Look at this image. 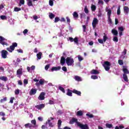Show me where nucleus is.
<instances>
[{"mask_svg": "<svg viewBox=\"0 0 129 129\" xmlns=\"http://www.w3.org/2000/svg\"><path fill=\"white\" fill-rule=\"evenodd\" d=\"M35 108L39 110H41L45 107V104H40V105H36L35 106Z\"/></svg>", "mask_w": 129, "mask_h": 129, "instance_id": "nucleus-10", "label": "nucleus"}, {"mask_svg": "<svg viewBox=\"0 0 129 129\" xmlns=\"http://www.w3.org/2000/svg\"><path fill=\"white\" fill-rule=\"evenodd\" d=\"M67 90V95H68V96H72V90L69 89H68Z\"/></svg>", "mask_w": 129, "mask_h": 129, "instance_id": "nucleus-25", "label": "nucleus"}, {"mask_svg": "<svg viewBox=\"0 0 129 129\" xmlns=\"http://www.w3.org/2000/svg\"><path fill=\"white\" fill-rule=\"evenodd\" d=\"M104 36H103V41L104 42V43H105V42H106V40H107V39H108V37H107V36H106V34H105V33H104Z\"/></svg>", "mask_w": 129, "mask_h": 129, "instance_id": "nucleus-34", "label": "nucleus"}, {"mask_svg": "<svg viewBox=\"0 0 129 129\" xmlns=\"http://www.w3.org/2000/svg\"><path fill=\"white\" fill-rule=\"evenodd\" d=\"M74 38L72 37H69L68 38V41H70V42H74Z\"/></svg>", "mask_w": 129, "mask_h": 129, "instance_id": "nucleus-57", "label": "nucleus"}, {"mask_svg": "<svg viewBox=\"0 0 129 129\" xmlns=\"http://www.w3.org/2000/svg\"><path fill=\"white\" fill-rule=\"evenodd\" d=\"M49 6L51 7H53V5L54 4V2H53V0H49Z\"/></svg>", "mask_w": 129, "mask_h": 129, "instance_id": "nucleus-48", "label": "nucleus"}, {"mask_svg": "<svg viewBox=\"0 0 129 129\" xmlns=\"http://www.w3.org/2000/svg\"><path fill=\"white\" fill-rule=\"evenodd\" d=\"M78 126L81 129H89V126L87 124H83L81 123H78Z\"/></svg>", "mask_w": 129, "mask_h": 129, "instance_id": "nucleus-6", "label": "nucleus"}, {"mask_svg": "<svg viewBox=\"0 0 129 129\" xmlns=\"http://www.w3.org/2000/svg\"><path fill=\"white\" fill-rule=\"evenodd\" d=\"M8 55H9V52H8V51L6 50H3L1 51V56H2V57L4 59H6Z\"/></svg>", "mask_w": 129, "mask_h": 129, "instance_id": "nucleus-7", "label": "nucleus"}, {"mask_svg": "<svg viewBox=\"0 0 129 129\" xmlns=\"http://www.w3.org/2000/svg\"><path fill=\"white\" fill-rule=\"evenodd\" d=\"M74 122L77 123V125H78V123H80L79 122H78V119L77 118L73 117L72 118V119L70 120L69 123H70V124H73V123H74Z\"/></svg>", "mask_w": 129, "mask_h": 129, "instance_id": "nucleus-9", "label": "nucleus"}, {"mask_svg": "<svg viewBox=\"0 0 129 129\" xmlns=\"http://www.w3.org/2000/svg\"><path fill=\"white\" fill-rule=\"evenodd\" d=\"M66 19H67V22L68 23V24H70V22H71V21L70 20V18H69V17H66Z\"/></svg>", "mask_w": 129, "mask_h": 129, "instance_id": "nucleus-53", "label": "nucleus"}, {"mask_svg": "<svg viewBox=\"0 0 129 129\" xmlns=\"http://www.w3.org/2000/svg\"><path fill=\"white\" fill-rule=\"evenodd\" d=\"M74 42H75L76 43V44H78V37H76L74 39Z\"/></svg>", "mask_w": 129, "mask_h": 129, "instance_id": "nucleus-46", "label": "nucleus"}, {"mask_svg": "<svg viewBox=\"0 0 129 129\" xmlns=\"http://www.w3.org/2000/svg\"><path fill=\"white\" fill-rule=\"evenodd\" d=\"M108 22L109 24H112V20H111V18H110V17H108Z\"/></svg>", "mask_w": 129, "mask_h": 129, "instance_id": "nucleus-51", "label": "nucleus"}, {"mask_svg": "<svg viewBox=\"0 0 129 129\" xmlns=\"http://www.w3.org/2000/svg\"><path fill=\"white\" fill-rule=\"evenodd\" d=\"M66 61L68 66H72L74 64V59L71 57H68Z\"/></svg>", "mask_w": 129, "mask_h": 129, "instance_id": "nucleus-3", "label": "nucleus"}, {"mask_svg": "<svg viewBox=\"0 0 129 129\" xmlns=\"http://www.w3.org/2000/svg\"><path fill=\"white\" fill-rule=\"evenodd\" d=\"M60 69H61V67H53L51 69V71L52 72H54V71H58L59 70H60Z\"/></svg>", "mask_w": 129, "mask_h": 129, "instance_id": "nucleus-17", "label": "nucleus"}, {"mask_svg": "<svg viewBox=\"0 0 129 129\" xmlns=\"http://www.w3.org/2000/svg\"><path fill=\"white\" fill-rule=\"evenodd\" d=\"M123 79L124 80V81H125L126 82H128V78H127V75L125 74H123Z\"/></svg>", "mask_w": 129, "mask_h": 129, "instance_id": "nucleus-24", "label": "nucleus"}, {"mask_svg": "<svg viewBox=\"0 0 129 129\" xmlns=\"http://www.w3.org/2000/svg\"><path fill=\"white\" fill-rule=\"evenodd\" d=\"M84 12L85 14H87L89 13V10H88V8H87V6L85 7Z\"/></svg>", "mask_w": 129, "mask_h": 129, "instance_id": "nucleus-36", "label": "nucleus"}, {"mask_svg": "<svg viewBox=\"0 0 129 129\" xmlns=\"http://www.w3.org/2000/svg\"><path fill=\"white\" fill-rule=\"evenodd\" d=\"M39 84H40V85H43V84H44V83H45L42 79H41L39 80Z\"/></svg>", "mask_w": 129, "mask_h": 129, "instance_id": "nucleus-50", "label": "nucleus"}, {"mask_svg": "<svg viewBox=\"0 0 129 129\" xmlns=\"http://www.w3.org/2000/svg\"><path fill=\"white\" fill-rule=\"evenodd\" d=\"M58 89L60 90V91H62L63 93H65V89L63 88V87L59 86L58 87Z\"/></svg>", "mask_w": 129, "mask_h": 129, "instance_id": "nucleus-33", "label": "nucleus"}, {"mask_svg": "<svg viewBox=\"0 0 129 129\" xmlns=\"http://www.w3.org/2000/svg\"><path fill=\"white\" fill-rule=\"evenodd\" d=\"M83 28V32L85 33L86 32V25H83L82 26Z\"/></svg>", "mask_w": 129, "mask_h": 129, "instance_id": "nucleus-59", "label": "nucleus"}, {"mask_svg": "<svg viewBox=\"0 0 129 129\" xmlns=\"http://www.w3.org/2000/svg\"><path fill=\"white\" fill-rule=\"evenodd\" d=\"M0 80H2L3 81H5V82H7L8 81V78L5 76L0 77Z\"/></svg>", "mask_w": 129, "mask_h": 129, "instance_id": "nucleus-27", "label": "nucleus"}, {"mask_svg": "<svg viewBox=\"0 0 129 129\" xmlns=\"http://www.w3.org/2000/svg\"><path fill=\"white\" fill-rule=\"evenodd\" d=\"M17 75H22L23 74V69H19L17 71Z\"/></svg>", "mask_w": 129, "mask_h": 129, "instance_id": "nucleus-23", "label": "nucleus"}, {"mask_svg": "<svg viewBox=\"0 0 129 129\" xmlns=\"http://www.w3.org/2000/svg\"><path fill=\"white\" fill-rule=\"evenodd\" d=\"M27 5L28 7H33V2L32 0H27Z\"/></svg>", "mask_w": 129, "mask_h": 129, "instance_id": "nucleus-26", "label": "nucleus"}, {"mask_svg": "<svg viewBox=\"0 0 129 129\" xmlns=\"http://www.w3.org/2000/svg\"><path fill=\"white\" fill-rule=\"evenodd\" d=\"M123 11H124V12L125 13V15H127L128 14V12H129L128 7H127L126 6H124L123 7Z\"/></svg>", "mask_w": 129, "mask_h": 129, "instance_id": "nucleus-20", "label": "nucleus"}, {"mask_svg": "<svg viewBox=\"0 0 129 129\" xmlns=\"http://www.w3.org/2000/svg\"><path fill=\"white\" fill-rule=\"evenodd\" d=\"M21 8H18V7H15L14 8V12H20L21 11Z\"/></svg>", "mask_w": 129, "mask_h": 129, "instance_id": "nucleus-42", "label": "nucleus"}, {"mask_svg": "<svg viewBox=\"0 0 129 129\" xmlns=\"http://www.w3.org/2000/svg\"><path fill=\"white\" fill-rule=\"evenodd\" d=\"M18 47V43L17 42L12 43V45L6 48V50L10 52V53H13V51L15 50V48Z\"/></svg>", "mask_w": 129, "mask_h": 129, "instance_id": "nucleus-2", "label": "nucleus"}, {"mask_svg": "<svg viewBox=\"0 0 129 129\" xmlns=\"http://www.w3.org/2000/svg\"><path fill=\"white\" fill-rule=\"evenodd\" d=\"M38 99L39 100H44V99H45V93L41 92L38 97Z\"/></svg>", "mask_w": 129, "mask_h": 129, "instance_id": "nucleus-11", "label": "nucleus"}, {"mask_svg": "<svg viewBox=\"0 0 129 129\" xmlns=\"http://www.w3.org/2000/svg\"><path fill=\"white\" fill-rule=\"evenodd\" d=\"M18 83L19 85H23V82H22V80H19Z\"/></svg>", "mask_w": 129, "mask_h": 129, "instance_id": "nucleus-61", "label": "nucleus"}, {"mask_svg": "<svg viewBox=\"0 0 129 129\" xmlns=\"http://www.w3.org/2000/svg\"><path fill=\"white\" fill-rule=\"evenodd\" d=\"M111 33L114 35V36H117L118 35V32H117V30L115 29H112L111 30Z\"/></svg>", "mask_w": 129, "mask_h": 129, "instance_id": "nucleus-21", "label": "nucleus"}, {"mask_svg": "<svg viewBox=\"0 0 129 129\" xmlns=\"http://www.w3.org/2000/svg\"><path fill=\"white\" fill-rule=\"evenodd\" d=\"M20 4L21 5H25V0H20Z\"/></svg>", "mask_w": 129, "mask_h": 129, "instance_id": "nucleus-62", "label": "nucleus"}, {"mask_svg": "<svg viewBox=\"0 0 129 129\" xmlns=\"http://www.w3.org/2000/svg\"><path fill=\"white\" fill-rule=\"evenodd\" d=\"M73 93H75V94H77V95H78L79 96H81V92L79 91H77L76 89H73L72 90Z\"/></svg>", "mask_w": 129, "mask_h": 129, "instance_id": "nucleus-15", "label": "nucleus"}, {"mask_svg": "<svg viewBox=\"0 0 129 129\" xmlns=\"http://www.w3.org/2000/svg\"><path fill=\"white\" fill-rule=\"evenodd\" d=\"M74 79H75L76 81H78V82H80L81 81H82V79L79 76H75Z\"/></svg>", "mask_w": 129, "mask_h": 129, "instance_id": "nucleus-16", "label": "nucleus"}, {"mask_svg": "<svg viewBox=\"0 0 129 129\" xmlns=\"http://www.w3.org/2000/svg\"><path fill=\"white\" fill-rule=\"evenodd\" d=\"M117 15L119 16L120 15V7H118L117 10Z\"/></svg>", "mask_w": 129, "mask_h": 129, "instance_id": "nucleus-44", "label": "nucleus"}, {"mask_svg": "<svg viewBox=\"0 0 129 129\" xmlns=\"http://www.w3.org/2000/svg\"><path fill=\"white\" fill-rule=\"evenodd\" d=\"M106 12L107 13L108 18L110 17L111 16V10L108 9L106 11Z\"/></svg>", "mask_w": 129, "mask_h": 129, "instance_id": "nucleus-28", "label": "nucleus"}, {"mask_svg": "<svg viewBox=\"0 0 129 129\" xmlns=\"http://www.w3.org/2000/svg\"><path fill=\"white\" fill-rule=\"evenodd\" d=\"M31 122L32 124L30 123H26L24 125V126L26 128H30L32 129V127H35V126H37V121H36V119H33L31 121Z\"/></svg>", "mask_w": 129, "mask_h": 129, "instance_id": "nucleus-1", "label": "nucleus"}, {"mask_svg": "<svg viewBox=\"0 0 129 129\" xmlns=\"http://www.w3.org/2000/svg\"><path fill=\"white\" fill-rule=\"evenodd\" d=\"M123 69H122V71L124 73L123 74H125L126 75V74H129V71L128 70H127V69H126V66H123Z\"/></svg>", "mask_w": 129, "mask_h": 129, "instance_id": "nucleus-14", "label": "nucleus"}, {"mask_svg": "<svg viewBox=\"0 0 129 129\" xmlns=\"http://www.w3.org/2000/svg\"><path fill=\"white\" fill-rule=\"evenodd\" d=\"M106 126L108 128H111L112 127V124L106 123Z\"/></svg>", "mask_w": 129, "mask_h": 129, "instance_id": "nucleus-38", "label": "nucleus"}, {"mask_svg": "<svg viewBox=\"0 0 129 129\" xmlns=\"http://www.w3.org/2000/svg\"><path fill=\"white\" fill-rule=\"evenodd\" d=\"M98 24V19L96 18H94L92 25L93 29L96 28V25Z\"/></svg>", "mask_w": 129, "mask_h": 129, "instance_id": "nucleus-8", "label": "nucleus"}, {"mask_svg": "<svg viewBox=\"0 0 129 129\" xmlns=\"http://www.w3.org/2000/svg\"><path fill=\"white\" fill-rule=\"evenodd\" d=\"M0 18H1V20H7V16H6L5 15L1 16Z\"/></svg>", "mask_w": 129, "mask_h": 129, "instance_id": "nucleus-43", "label": "nucleus"}, {"mask_svg": "<svg viewBox=\"0 0 129 129\" xmlns=\"http://www.w3.org/2000/svg\"><path fill=\"white\" fill-rule=\"evenodd\" d=\"M111 66V64H110V62L107 61H105L104 62V64H103V67H104L106 71H109V69H110Z\"/></svg>", "mask_w": 129, "mask_h": 129, "instance_id": "nucleus-4", "label": "nucleus"}, {"mask_svg": "<svg viewBox=\"0 0 129 129\" xmlns=\"http://www.w3.org/2000/svg\"><path fill=\"white\" fill-rule=\"evenodd\" d=\"M118 30L120 31V32H123L124 29H123V27H119L118 28Z\"/></svg>", "mask_w": 129, "mask_h": 129, "instance_id": "nucleus-49", "label": "nucleus"}, {"mask_svg": "<svg viewBox=\"0 0 129 129\" xmlns=\"http://www.w3.org/2000/svg\"><path fill=\"white\" fill-rule=\"evenodd\" d=\"M127 51V50H126V49H124L123 50V52H122V54H123V55H126V51Z\"/></svg>", "mask_w": 129, "mask_h": 129, "instance_id": "nucleus-63", "label": "nucleus"}, {"mask_svg": "<svg viewBox=\"0 0 129 129\" xmlns=\"http://www.w3.org/2000/svg\"><path fill=\"white\" fill-rule=\"evenodd\" d=\"M73 18L75 20H77V19H78L79 15H78V13L77 12H76V11L74 12L73 13Z\"/></svg>", "mask_w": 129, "mask_h": 129, "instance_id": "nucleus-19", "label": "nucleus"}, {"mask_svg": "<svg viewBox=\"0 0 129 129\" xmlns=\"http://www.w3.org/2000/svg\"><path fill=\"white\" fill-rule=\"evenodd\" d=\"M118 63L119 65H122L123 64V61H122L121 59H119L118 60Z\"/></svg>", "mask_w": 129, "mask_h": 129, "instance_id": "nucleus-45", "label": "nucleus"}, {"mask_svg": "<svg viewBox=\"0 0 129 129\" xmlns=\"http://www.w3.org/2000/svg\"><path fill=\"white\" fill-rule=\"evenodd\" d=\"M100 72L99 71L96 70H92L90 72V74L92 75H96L97 74H99Z\"/></svg>", "mask_w": 129, "mask_h": 129, "instance_id": "nucleus-13", "label": "nucleus"}, {"mask_svg": "<svg viewBox=\"0 0 129 129\" xmlns=\"http://www.w3.org/2000/svg\"><path fill=\"white\" fill-rule=\"evenodd\" d=\"M61 69L64 72H67V68H66V67H62Z\"/></svg>", "mask_w": 129, "mask_h": 129, "instance_id": "nucleus-54", "label": "nucleus"}, {"mask_svg": "<svg viewBox=\"0 0 129 129\" xmlns=\"http://www.w3.org/2000/svg\"><path fill=\"white\" fill-rule=\"evenodd\" d=\"M37 93V89L32 88L29 92V95H35Z\"/></svg>", "mask_w": 129, "mask_h": 129, "instance_id": "nucleus-12", "label": "nucleus"}, {"mask_svg": "<svg viewBox=\"0 0 129 129\" xmlns=\"http://www.w3.org/2000/svg\"><path fill=\"white\" fill-rule=\"evenodd\" d=\"M5 41H7L6 38H4V37L0 36V44H2L3 46H9V43L5 42Z\"/></svg>", "mask_w": 129, "mask_h": 129, "instance_id": "nucleus-5", "label": "nucleus"}, {"mask_svg": "<svg viewBox=\"0 0 129 129\" xmlns=\"http://www.w3.org/2000/svg\"><path fill=\"white\" fill-rule=\"evenodd\" d=\"M60 21V18L59 17H55L54 19V23H58Z\"/></svg>", "mask_w": 129, "mask_h": 129, "instance_id": "nucleus-47", "label": "nucleus"}, {"mask_svg": "<svg viewBox=\"0 0 129 129\" xmlns=\"http://www.w3.org/2000/svg\"><path fill=\"white\" fill-rule=\"evenodd\" d=\"M15 94L16 95H19V94H20V90H19V89L15 90Z\"/></svg>", "mask_w": 129, "mask_h": 129, "instance_id": "nucleus-41", "label": "nucleus"}, {"mask_svg": "<svg viewBox=\"0 0 129 129\" xmlns=\"http://www.w3.org/2000/svg\"><path fill=\"white\" fill-rule=\"evenodd\" d=\"M78 58L79 62H81V61L84 59L83 57H82L80 55H78Z\"/></svg>", "mask_w": 129, "mask_h": 129, "instance_id": "nucleus-39", "label": "nucleus"}, {"mask_svg": "<svg viewBox=\"0 0 129 129\" xmlns=\"http://www.w3.org/2000/svg\"><path fill=\"white\" fill-rule=\"evenodd\" d=\"M41 128L42 129H47L48 128V127L45 126L44 125H42V126H41Z\"/></svg>", "mask_w": 129, "mask_h": 129, "instance_id": "nucleus-64", "label": "nucleus"}, {"mask_svg": "<svg viewBox=\"0 0 129 129\" xmlns=\"http://www.w3.org/2000/svg\"><path fill=\"white\" fill-rule=\"evenodd\" d=\"M76 115H77V116H82V115H83V111L82 110L78 111L77 112Z\"/></svg>", "mask_w": 129, "mask_h": 129, "instance_id": "nucleus-22", "label": "nucleus"}, {"mask_svg": "<svg viewBox=\"0 0 129 129\" xmlns=\"http://www.w3.org/2000/svg\"><path fill=\"white\" fill-rule=\"evenodd\" d=\"M15 99V97H11L10 98V103H14V100Z\"/></svg>", "mask_w": 129, "mask_h": 129, "instance_id": "nucleus-56", "label": "nucleus"}, {"mask_svg": "<svg viewBox=\"0 0 129 129\" xmlns=\"http://www.w3.org/2000/svg\"><path fill=\"white\" fill-rule=\"evenodd\" d=\"M49 68H50V64H47L46 66H45V70H48V69H49Z\"/></svg>", "mask_w": 129, "mask_h": 129, "instance_id": "nucleus-58", "label": "nucleus"}, {"mask_svg": "<svg viewBox=\"0 0 129 129\" xmlns=\"http://www.w3.org/2000/svg\"><path fill=\"white\" fill-rule=\"evenodd\" d=\"M8 98L7 97H4L3 99H1L0 100L1 103H4V102L7 101Z\"/></svg>", "mask_w": 129, "mask_h": 129, "instance_id": "nucleus-31", "label": "nucleus"}, {"mask_svg": "<svg viewBox=\"0 0 129 129\" xmlns=\"http://www.w3.org/2000/svg\"><path fill=\"white\" fill-rule=\"evenodd\" d=\"M98 41L99 42V43H100V44H103V42H104L103 40L101 39H98Z\"/></svg>", "mask_w": 129, "mask_h": 129, "instance_id": "nucleus-55", "label": "nucleus"}, {"mask_svg": "<svg viewBox=\"0 0 129 129\" xmlns=\"http://www.w3.org/2000/svg\"><path fill=\"white\" fill-rule=\"evenodd\" d=\"M86 116H88L90 118H92L94 117V116L92 114H89V113H87L86 114Z\"/></svg>", "mask_w": 129, "mask_h": 129, "instance_id": "nucleus-35", "label": "nucleus"}, {"mask_svg": "<svg viewBox=\"0 0 129 129\" xmlns=\"http://www.w3.org/2000/svg\"><path fill=\"white\" fill-rule=\"evenodd\" d=\"M91 10L92 12H95V11L96 10V6H95V5H92Z\"/></svg>", "mask_w": 129, "mask_h": 129, "instance_id": "nucleus-37", "label": "nucleus"}, {"mask_svg": "<svg viewBox=\"0 0 129 129\" xmlns=\"http://www.w3.org/2000/svg\"><path fill=\"white\" fill-rule=\"evenodd\" d=\"M61 124H62V121H61V120H58L57 122L58 128H60V127H61Z\"/></svg>", "mask_w": 129, "mask_h": 129, "instance_id": "nucleus-32", "label": "nucleus"}, {"mask_svg": "<svg viewBox=\"0 0 129 129\" xmlns=\"http://www.w3.org/2000/svg\"><path fill=\"white\" fill-rule=\"evenodd\" d=\"M66 61V59H65V57L64 56H61L60 58V64L63 66L64 64H65V61Z\"/></svg>", "mask_w": 129, "mask_h": 129, "instance_id": "nucleus-18", "label": "nucleus"}, {"mask_svg": "<svg viewBox=\"0 0 129 129\" xmlns=\"http://www.w3.org/2000/svg\"><path fill=\"white\" fill-rule=\"evenodd\" d=\"M42 55H43V54L41 52H39L37 54L36 56L38 60H40V59L42 58Z\"/></svg>", "mask_w": 129, "mask_h": 129, "instance_id": "nucleus-29", "label": "nucleus"}, {"mask_svg": "<svg viewBox=\"0 0 129 129\" xmlns=\"http://www.w3.org/2000/svg\"><path fill=\"white\" fill-rule=\"evenodd\" d=\"M23 82H24V84H25V85H27V84H28V80L24 79Z\"/></svg>", "mask_w": 129, "mask_h": 129, "instance_id": "nucleus-60", "label": "nucleus"}, {"mask_svg": "<svg viewBox=\"0 0 129 129\" xmlns=\"http://www.w3.org/2000/svg\"><path fill=\"white\" fill-rule=\"evenodd\" d=\"M49 17L51 19V20H52V19H54V18H55V15H54L52 13H49Z\"/></svg>", "mask_w": 129, "mask_h": 129, "instance_id": "nucleus-30", "label": "nucleus"}, {"mask_svg": "<svg viewBox=\"0 0 129 129\" xmlns=\"http://www.w3.org/2000/svg\"><path fill=\"white\" fill-rule=\"evenodd\" d=\"M113 41H114V42H118V38H117V37L115 36L113 39Z\"/></svg>", "mask_w": 129, "mask_h": 129, "instance_id": "nucleus-52", "label": "nucleus"}, {"mask_svg": "<svg viewBox=\"0 0 129 129\" xmlns=\"http://www.w3.org/2000/svg\"><path fill=\"white\" fill-rule=\"evenodd\" d=\"M91 78L95 80V79H98V77L97 76L92 75L91 76Z\"/></svg>", "mask_w": 129, "mask_h": 129, "instance_id": "nucleus-40", "label": "nucleus"}]
</instances>
